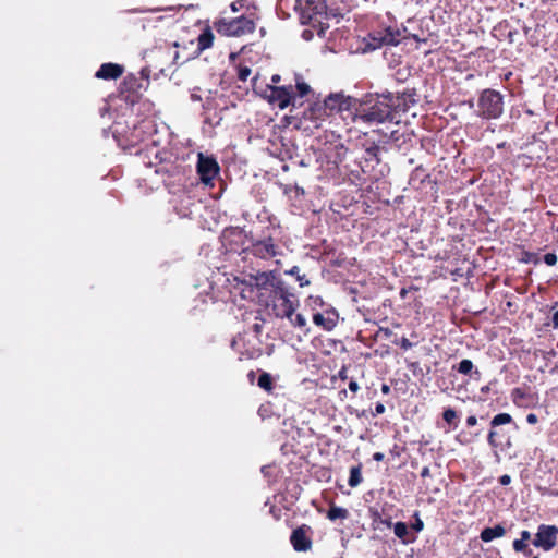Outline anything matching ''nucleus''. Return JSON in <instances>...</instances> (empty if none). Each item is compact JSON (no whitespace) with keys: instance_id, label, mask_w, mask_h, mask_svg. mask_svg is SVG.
Returning <instances> with one entry per match:
<instances>
[{"instance_id":"obj_24","label":"nucleus","mask_w":558,"mask_h":558,"mask_svg":"<svg viewBox=\"0 0 558 558\" xmlns=\"http://www.w3.org/2000/svg\"><path fill=\"white\" fill-rule=\"evenodd\" d=\"M348 517L349 511L345 508L336 506L335 504H332L327 511V518L330 521H336L338 519L344 520Z\"/></svg>"},{"instance_id":"obj_47","label":"nucleus","mask_w":558,"mask_h":558,"mask_svg":"<svg viewBox=\"0 0 558 558\" xmlns=\"http://www.w3.org/2000/svg\"><path fill=\"white\" fill-rule=\"evenodd\" d=\"M386 408L383 403L378 402L375 407V413L374 415H379V414H383L385 412Z\"/></svg>"},{"instance_id":"obj_31","label":"nucleus","mask_w":558,"mask_h":558,"mask_svg":"<svg viewBox=\"0 0 558 558\" xmlns=\"http://www.w3.org/2000/svg\"><path fill=\"white\" fill-rule=\"evenodd\" d=\"M251 74L252 70L250 66L242 63L236 65V78L240 82H246Z\"/></svg>"},{"instance_id":"obj_29","label":"nucleus","mask_w":558,"mask_h":558,"mask_svg":"<svg viewBox=\"0 0 558 558\" xmlns=\"http://www.w3.org/2000/svg\"><path fill=\"white\" fill-rule=\"evenodd\" d=\"M379 146L376 144H372L369 147L365 149V160L375 161L376 163H379Z\"/></svg>"},{"instance_id":"obj_37","label":"nucleus","mask_w":558,"mask_h":558,"mask_svg":"<svg viewBox=\"0 0 558 558\" xmlns=\"http://www.w3.org/2000/svg\"><path fill=\"white\" fill-rule=\"evenodd\" d=\"M527 543L523 542V539H514L512 543L513 550L517 553H521L526 549Z\"/></svg>"},{"instance_id":"obj_52","label":"nucleus","mask_w":558,"mask_h":558,"mask_svg":"<svg viewBox=\"0 0 558 558\" xmlns=\"http://www.w3.org/2000/svg\"><path fill=\"white\" fill-rule=\"evenodd\" d=\"M384 458H385V454H384L383 452H375V453L373 454V459H374L375 461H377V462L383 461V460H384Z\"/></svg>"},{"instance_id":"obj_50","label":"nucleus","mask_w":558,"mask_h":558,"mask_svg":"<svg viewBox=\"0 0 558 558\" xmlns=\"http://www.w3.org/2000/svg\"><path fill=\"white\" fill-rule=\"evenodd\" d=\"M457 440L460 442V444H469L471 441V439H466L464 438V434L463 433H460L458 436H457Z\"/></svg>"},{"instance_id":"obj_2","label":"nucleus","mask_w":558,"mask_h":558,"mask_svg":"<svg viewBox=\"0 0 558 558\" xmlns=\"http://www.w3.org/2000/svg\"><path fill=\"white\" fill-rule=\"evenodd\" d=\"M274 228L267 227L259 238L251 239L250 245L243 248V253L265 262L276 259L278 264L277 258L283 255V251L281 241L274 236Z\"/></svg>"},{"instance_id":"obj_27","label":"nucleus","mask_w":558,"mask_h":558,"mask_svg":"<svg viewBox=\"0 0 558 558\" xmlns=\"http://www.w3.org/2000/svg\"><path fill=\"white\" fill-rule=\"evenodd\" d=\"M257 385L265 391L270 392L274 389V381L271 375L269 373L263 372L258 377Z\"/></svg>"},{"instance_id":"obj_28","label":"nucleus","mask_w":558,"mask_h":558,"mask_svg":"<svg viewBox=\"0 0 558 558\" xmlns=\"http://www.w3.org/2000/svg\"><path fill=\"white\" fill-rule=\"evenodd\" d=\"M442 420L450 426L456 428L458 426V413L452 408H447L442 412Z\"/></svg>"},{"instance_id":"obj_14","label":"nucleus","mask_w":558,"mask_h":558,"mask_svg":"<svg viewBox=\"0 0 558 558\" xmlns=\"http://www.w3.org/2000/svg\"><path fill=\"white\" fill-rule=\"evenodd\" d=\"M512 421H513V418L509 413H499L492 418V421H490L492 429L489 430V433L487 435V442L493 449H497L500 446V444L497 439L498 432L495 428L500 425L510 424V423H512Z\"/></svg>"},{"instance_id":"obj_9","label":"nucleus","mask_w":558,"mask_h":558,"mask_svg":"<svg viewBox=\"0 0 558 558\" xmlns=\"http://www.w3.org/2000/svg\"><path fill=\"white\" fill-rule=\"evenodd\" d=\"M196 171L199 180L205 184H213L214 179L219 174L220 167L214 157L199 153L197 156Z\"/></svg>"},{"instance_id":"obj_26","label":"nucleus","mask_w":558,"mask_h":558,"mask_svg":"<svg viewBox=\"0 0 558 558\" xmlns=\"http://www.w3.org/2000/svg\"><path fill=\"white\" fill-rule=\"evenodd\" d=\"M342 100L344 102L341 104V110H338V112L343 113L347 111L349 113V116H351V118L353 119L355 108L359 106L357 100L350 96H344L343 94H342Z\"/></svg>"},{"instance_id":"obj_55","label":"nucleus","mask_w":558,"mask_h":558,"mask_svg":"<svg viewBox=\"0 0 558 558\" xmlns=\"http://www.w3.org/2000/svg\"><path fill=\"white\" fill-rule=\"evenodd\" d=\"M525 557H530L532 555V549L529 547V545L526 546V549L521 551Z\"/></svg>"},{"instance_id":"obj_11","label":"nucleus","mask_w":558,"mask_h":558,"mask_svg":"<svg viewBox=\"0 0 558 558\" xmlns=\"http://www.w3.org/2000/svg\"><path fill=\"white\" fill-rule=\"evenodd\" d=\"M558 527L556 525L541 524L532 544L545 551L551 550L557 543Z\"/></svg>"},{"instance_id":"obj_16","label":"nucleus","mask_w":558,"mask_h":558,"mask_svg":"<svg viewBox=\"0 0 558 558\" xmlns=\"http://www.w3.org/2000/svg\"><path fill=\"white\" fill-rule=\"evenodd\" d=\"M236 283L233 286V289L239 291V294L243 300L254 301L255 299L259 300V294L257 293L254 284L251 279L247 280H239L234 279Z\"/></svg>"},{"instance_id":"obj_22","label":"nucleus","mask_w":558,"mask_h":558,"mask_svg":"<svg viewBox=\"0 0 558 558\" xmlns=\"http://www.w3.org/2000/svg\"><path fill=\"white\" fill-rule=\"evenodd\" d=\"M393 532L395 535L402 541L403 544H409L411 542L415 541V537L409 538V529L407 523L404 522H397L393 524Z\"/></svg>"},{"instance_id":"obj_18","label":"nucleus","mask_w":558,"mask_h":558,"mask_svg":"<svg viewBox=\"0 0 558 558\" xmlns=\"http://www.w3.org/2000/svg\"><path fill=\"white\" fill-rule=\"evenodd\" d=\"M429 178H430V174L428 173L427 169L423 165H420L412 171V173L410 175V184H412L413 186L420 187Z\"/></svg>"},{"instance_id":"obj_5","label":"nucleus","mask_w":558,"mask_h":558,"mask_svg":"<svg viewBox=\"0 0 558 558\" xmlns=\"http://www.w3.org/2000/svg\"><path fill=\"white\" fill-rule=\"evenodd\" d=\"M214 27L222 36L243 37L253 34L256 21L252 15H240L233 19L220 17L214 22Z\"/></svg>"},{"instance_id":"obj_58","label":"nucleus","mask_w":558,"mask_h":558,"mask_svg":"<svg viewBox=\"0 0 558 558\" xmlns=\"http://www.w3.org/2000/svg\"><path fill=\"white\" fill-rule=\"evenodd\" d=\"M247 376H248V378H250L251 383H253V381H254V378H255V373H254V371H251V372L248 373V375H247Z\"/></svg>"},{"instance_id":"obj_21","label":"nucleus","mask_w":558,"mask_h":558,"mask_svg":"<svg viewBox=\"0 0 558 558\" xmlns=\"http://www.w3.org/2000/svg\"><path fill=\"white\" fill-rule=\"evenodd\" d=\"M344 101L342 100V94H331L324 100V104L327 108L329 116L332 114L333 112H338V110H341V104Z\"/></svg>"},{"instance_id":"obj_19","label":"nucleus","mask_w":558,"mask_h":558,"mask_svg":"<svg viewBox=\"0 0 558 558\" xmlns=\"http://www.w3.org/2000/svg\"><path fill=\"white\" fill-rule=\"evenodd\" d=\"M506 534V529L501 524H497L494 527H485L482 530L480 537L483 542L488 543L494 538L502 537Z\"/></svg>"},{"instance_id":"obj_59","label":"nucleus","mask_w":558,"mask_h":558,"mask_svg":"<svg viewBox=\"0 0 558 558\" xmlns=\"http://www.w3.org/2000/svg\"><path fill=\"white\" fill-rule=\"evenodd\" d=\"M513 37H514V34L512 32H509L508 38H509L510 43H513Z\"/></svg>"},{"instance_id":"obj_56","label":"nucleus","mask_w":558,"mask_h":558,"mask_svg":"<svg viewBox=\"0 0 558 558\" xmlns=\"http://www.w3.org/2000/svg\"><path fill=\"white\" fill-rule=\"evenodd\" d=\"M381 391H383V393H388L390 391V387L388 385L384 384L381 386Z\"/></svg>"},{"instance_id":"obj_35","label":"nucleus","mask_w":558,"mask_h":558,"mask_svg":"<svg viewBox=\"0 0 558 558\" xmlns=\"http://www.w3.org/2000/svg\"><path fill=\"white\" fill-rule=\"evenodd\" d=\"M294 92H295L296 96L302 98V97H304V96L310 94L311 87L305 82H299L298 81L296 84H295V87H294Z\"/></svg>"},{"instance_id":"obj_45","label":"nucleus","mask_w":558,"mask_h":558,"mask_svg":"<svg viewBox=\"0 0 558 558\" xmlns=\"http://www.w3.org/2000/svg\"><path fill=\"white\" fill-rule=\"evenodd\" d=\"M349 389H350L353 393H356V392L359 391V389H360V386H359L357 381H356V380H353V379H352V380H350V383H349Z\"/></svg>"},{"instance_id":"obj_60","label":"nucleus","mask_w":558,"mask_h":558,"mask_svg":"<svg viewBox=\"0 0 558 558\" xmlns=\"http://www.w3.org/2000/svg\"><path fill=\"white\" fill-rule=\"evenodd\" d=\"M254 329H255V331H256V332H259V330H260V326H259L258 324H255V325H254Z\"/></svg>"},{"instance_id":"obj_49","label":"nucleus","mask_w":558,"mask_h":558,"mask_svg":"<svg viewBox=\"0 0 558 558\" xmlns=\"http://www.w3.org/2000/svg\"><path fill=\"white\" fill-rule=\"evenodd\" d=\"M551 324L554 329H558V310L553 314Z\"/></svg>"},{"instance_id":"obj_63","label":"nucleus","mask_w":558,"mask_h":558,"mask_svg":"<svg viewBox=\"0 0 558 558\" xmlns=\"http://www.w3.org/2000/svg\"><path fill=\"white\" fill-rule=\"evenodd\" d=\"M384 332H385V335H387V336L391 333L389 329H385V330H384Z\"/></svg>"},{"instance_id":"obj_54","label":"nucleus","mask_w":558,"mask_h":558,"mask_svg":"<svg viewBox=\"0 0 558 558\" xmlns=\"http://www.w3.org/2000/svg\"><path fill=\"white\" fill-rule=\"evenodd\" d=\"M280 80H281V77H280L279 74H275V75L271 76V82L274 84H278L280 82Z\"/></svg>"},{"instance_id":"obj_48","label":"nucleus","mask_w":558,"mask_h":558,"mask_svg":"<svg viewBox=\"0 0 558 558\" xmlns=\"http://www.w3.org/2000/svg\"><path fill=\"white\" fill-rule=\"evenodd\" d=\"M520 538L519 539H523V542H527L531 539V533L526 530H523L521 533H520Z\"/></svg>"},{"instance_id":"obj_4","label":"nucleus","mask_w":558,"mask_h":558,"mask_svg":"<svg viewBox=\"0 0 558 558\" xmlns=\"http://www.w3.org/2000/svg\"><path fill=\"white\" fill-rule=\"evenodd\" d=\"M306 305L311 310L312 320L322 330L331 331L339 322V313L320 296H310Z\"/></svg>"},{"instance_id":"obj_42","label":"nucleus","mask_w":558,"mask_h":558,"mask_svg":"<svg viewBox=\"0 0 558 558\" xmlns=\"http://www.w3.org/2000/svg\"><path fill=\"white\" fill-rule=\"evenodd\" d=\"M499 483L502 485V486H507L511 483V476L508 475V474H504L499 477Z\"/></svg>"},{"instance_id":"obj_40","label":"nucleus","mask_w":558,"mask_h":558,"mask_svg":"<svg viewBox=\"0 0 558 558\" xmlns=\"http://www.w3.org/2000/svg\"><path fill=\"white\" fill-rule=\"evenodd\" d=\"M423 527H424L423 521L418 517H416L415 522L412 524V529L416 532H420L423 530Z\"/></svg>"},{"instance_id":"obj_44","label":"nucleus","mask_w":558,"mask_h":558,"mask_svg":"<svg viewBox=\"0 0 558 558\" xmlns=\"http://www.w3.org/2000/svg\"><path fill=\"white\" fill-rule=\"evenodd\" d=\"M526 422L529 424H536L538 422V417H537V415L535 413H529L526 415Z\"/></svg>"},{"instance_id":"obj_43","label":"nucleus","mask_w":558,"mask_h":558,"mask_svg":"<svg viewBox=\"0 0 558 558\" xmlns=\"http://www.w3.org/2000/svg\"><path fill=\"white\" fill-rule=\"evenodd\" d=\"M465 423L468 427H473L477 424V418L475 415H469Z\"/></svg>"},{"instance_id":"obj_12","label":"nucleus","mask_w":558,"mask_h":558,"mask_svg":"<svg viewBox=\"0 0 558 558\" xmlns=\"http://www.w3.org/2000/svg\"><path fill=\"white\" fill-rule=\"evenodd\" d=\"M312 527L302 524L294 529L290 536V543L295 551H308L312 549L313 541L311 538Z\"/></svg>"},{"instance_id":"obj_36","label":"nucleus","mask_w":558,"mask_h":558,"mask_svg":"<svg viewBox=\"0 0 558 558\" xmlns=\"http://www.w3.org/2000/svg\"><path fill=\"white\" fill-rule=\"evenodd\" d=\"M393 343H395V344H397V345H400V347H401V349H403V350H409V349H411V348L415 344V343L411 342V341H410L408 338H405V337H402V338H401V339H399V340H397V339H396V340L393 341Z\"/></svg>"},{"instance_id":"obj_46","label":"nucleus","mask_w":558,"mask_h":558,"mask_svg":"<svg viewBox=\"0 0 558 558\" xmlns=\"http://www.w3.org/2000/svg\"><path fill=\"white\" fill-rule=\"evenodd\" d=\"M338 377L341 380H347L348 379V372H347V367L345 366H342L341 369L338 372Z\"/></svg>"},{"instance_id":"obj_51","label":"nucleus","mask_w":558,"mask_h":558,"mask_svg":"<svg viewBox=\"0 0 558 558\" xmlns=\"http://www.w3.org/2000/svg\"><path fill=\"white\" fill-rule=\"evenodd\" d=\"M421 477H428L430 476V470L428 466H424L422 470H421Z\"/></svg>"},{"instance_id":"obj_53","label":"nucleus","mask_w":558,"mask_h":558,"mask_svg":"<svg viewBox=\"0 0 558 558\" xmlns=\"http://www.w3.org/2000/svg\"><path fill=\"white\" fill-rule=\"evenodd\" d=\"M381 523L388 527H391L393 525L390 518L381 520Z\"/></svg>"},{"instance_id":"obj_41","label":"nucleus","mask_w":558,"mask_h":558,"mask_svg":"<svg viewBox=\"0 0 558 558\" xmlns=\"http://www.w3.org/2000/svg\"><path fill=\"white\" fill-rule=\"evenodd\" d=\"M511 395L514 401L517 400V398H523L525 396L524 391L521 388H514Z\"/></svg>"},{"instance_id":"obj_30","label":"nucleus","mask_w":558,"mask_h":558,"mask_svg":"<svg viewBox=\"0 0 558 558\" xmlns=\"http://www.w3.org/2000/svg\"><path fill=\"white\" fill-rule=\"evenodd\" d=\"M287 274L295 276L300 287H305L310 284V280L306 278L305 274H301V269L299 266H293Z\"/></svg>"},{"instance_id":"obj_7","label":"nucleus","mask_w":558,"mask_h":558,"mask_svg":"<svg viewBox=\"0 0 558 558\" xmlns=\"http://www.w3.org/2000/svg\"><path fill=\"white\" fill-rule=\"evenodd\" d=\"M265 93V98L268 100V102L274 106H277L280 109H286L290 105H294V101L296 99L294 86L292 85H267Z\"/></svg>"},{"instance_id":"obj_25","label":"nucleus","mask_w":558,"mask_h":558,"mask_svg":"<svg viewBox=\"0 0 558 558\" xmlns=\"http://www.w3.org/2000/svg\"><path fill=\"white\" fill-rule=\"evenodd\" d=\"M362 481H363L362 463L351 466L350 476H349V481H348L350 487L354 488V487L359 486L362 483Z\"/></svg>"},{"instance_id":"obj_17","label":"nucleus","mask_w":558,"mask_h":558,"mask_svg":"<svg viewBox=\"0 0 558 558\" xmlns=\"http://www.w3.org/2000/svg\"><path fill=\"white\" fill-rule=\"evenodd\" d=\"M328 116L329 113L324 102H315L304 112V118L313 121L316 128L319 126L318 121L324 120Z\"/></svg>"},{"instance_id":"obj_6","label":"nucleus","mask_w":558,"mask_h":558,"mask_svg":"<svg viewBox=\"0 0 558 558\" xmlns=\"http://www.w3.org/2000/svg\"><path fill=\"white\" fill-rule=\"evenodd\" d=\"M502 112L504 96L501 93L492 88L482 90L477 100V116L485 120H494L500 118Z\"/></svg>"},{"instance_id":"obj_13","label":"nucleus","mask_w":558,"mask_h":558,"mask_svg":"<svg viewBox=\"0 0 558 558\" xmlns=\"http://www.w3.org/2000/svg\"><path fill=\"white\" fill-rule=\"evenodd\" d=\"M399 33L392 32L391 28H386L384 32H376L369 34L371 41L367 44L372 49H377L384 45L396 46L399 44Z\"/></svg>"},{"instance_id":"obj_8","label":"nucleus","mask_w":558,"mask_h":558,"mask_svg":"<svg viewBox=\"0 0 558 558\" xmlns=\"http://www.w3.org/2000/svg\"><path fill=\"white\" fill-rule=\"evenodd\" d=\"M250 278L259 294V303L274 292L277 286L283 282L275 276L274 271L258 272L256 275H251Z\"/></svg>"},{"instance_id":"obj_1","label":"nucleus","mask_w":558,"mask_h":558,"mask_svg":"<svg viewBox=\"0 0 558 558\" xmlns=\"http://www.w3.org/2000/svg\"><path fill=\"white\" fill-rule=\"evenodd\" d=\"M405 93L395 96L392 93L369 96L359 102L355 108L353 121L366 124H380L391 122L401 100L405 101Z\"/></svg>"},{"instance_id":"obj_3","label":"nucleus","mask_w":558,"mask_h":558,"mask_svg":"<svg viewBox=\"0 0 558 558\" xmlns=\"http://www.w3.org/2000/svg\"><path fill=\"white\" fill-rule=\"evenodd\" d=\"M298 302L296 296L289 291L284 282H281L260 304L271 307L277 317L291 318Z\"/></svg>"},{"instance_id":"obj_23","label":"nucleus","mask_w":558,"mask_h":558,"mask_svg":"<svg viewBox=\"0 0 558 558\" xmlns=\"http://www.w3.org/2000/svg\"><path fill=\"white\" fill-rule=\"evenodd\" d=\"M214 34L210 31V28H206L202 32V34L198 36V49L201 51L208 49L214 44Z\"/></svg>"},{"instance_id":"obj_57","label":"nucleus","mask_w":558,"mask_h":558,"mask_svg":"<svg viewBox=\"0 0 558 558\" xmlns=\"http://www.w3.org/2000/svg\"><path fill=\"white\" fill-rule=\"evenodd\" d=\"M407 293H408V290H407V289H404V288H402V289H401V291H400V296H401L402 299H404V298L407 296Z\"/></svg>"},{"instance_id":"obj_10","label":"nucleus","mask_w":558,"mask_h":558,"mask_svg":"<svg viewBox=\"0 0 558 558\" xmlns=\"http://www.w3.org/2000/svg\"><path fill=\"white\" fill-rule=\"evenodd\" d=\"M150 128V122L147 121L135 124L130 132L120 140V145L123 149L136 147L147 138Z\"/></svg>"},{"instance_id":"obj_33","label":"nucleus","mask_w":558,"mask_h":558,"mask_svg":"<svg viewBox=\"0 0 558 558\" xmlns=\"http://www.w3.org/2000/svg\"><path fill=\"white\" fill-rule=\"evenodd\" d=\"M520 260L525 264L532 263L537 265L539 264L541 258L537 253L523 251Z\"/></svg>"},{"instance_id":"obj_34","label":"nucleus","mask_w":558,"mask_h":558,"mask_svg":"<svg viewBox=\"0 0 558 558\" xmlns=\"http://www.w3.org/2000/svg\"><path fill=\"white\" fill-rule=\"evenodd\" d=\"M460 374L469 375L474 368V364L471 360H462L457 367H454Z\"/></svg>"},{"instance_id":"obj_61","label":"nucleus","mask_w":558,"mask_h":558,"mask_svg":"<svg viewBox=\"0 0 558 558\" xmlns=\"http://www.w3.org/2000/svg\"><path fill=\"white\" fill-rule=\"evenodd\" d=\"M256 81H257V76H254V77L252 78L253 86H255Z\"/></svg>"},{"instance_id":"obj_20","label":"nucleus","mask_w":558,"mask_h":558,"mask_svg":"<svg viewBox=\"0 0 558 558\" xmlns=\"http://www.w3.org/2000/svg\"><path fill=\"white\" fill-rule=\"evenodd\" d=\"M327 5L325 2H310L307 5L308 19L311 21L320 22L319 17L326 15Z\"/></svg>"},{"instance_id":"obj_15","label":"nucleus","mask_w":558,"mask_h":558,"mask_svg":"<svg viewBox=\"0 0 558 558\" xmlns=\"http://www.w3.org/2000/svg\"><path fill=\"white\" fill-rule=\"evenodd\" d=\"M124 72V68L118 63H102L95 76L100 80H117Z\"/></svg>"},{"instance_id":"obj_62","label":"nucleus","mask_w":558,"mask_h":558,"mask_svg":"<svg viewBox=\"0 0 558 558\" xmlns=\"http://www.w3.org/2000/svg\"><path fill=\"white\" fill-rule=\"evenodd\" d=\"M290 191H291V186H287V187L284 189V193H289Z\"/></svg>"},{"instance_id":"obj_39","label":"nucleus","mask_w":558,"mask_h":558,"mask_svg":"<svg viewBox=\"0 0 558 558\" xmlns=\"http://www.w3.org/2000/svg\"><path fill=\"white\" fill-rule=\"evenodd\" d=\"M246 0H235L230 4V9L233 13L239 12L242 8L245 7Z\"/></svg>"},{"instance_id":"obj_32","label":"nucleus","mask_w":558,"mask_h":558,"mask_svg":"<svg viewBox=\"0 0 558 558\" xmlns=\"http://www.w3.org/2000/svg\"><path fill=\"white\" fill-rule=\"evenodd\" d=\"M288 319L290 320V323H291L294 327H298V328H300V329H306V330H308V328H307V322H306L305 317H304L302 314H300V313L295 314V313L293 312V316H291V318H288Z\"/></svg>"},{"instance_id":"obj_38","label":"nucleus","mask_w":558,"mask_h":558,"mask_svg":"<svg viewBox=\"0 0 558 558\" xmlns=\"http://www.w3.org/2000/svg\"><path fill=\"white\" fill-rule=\"evenodd\" d=\"M544 263L548 266H555L557 264V255L555 253L545 254Z\"/></svg>"},{"instance_id":"obj_64","label":"nucleus","mask_w":558,"mask_h":558,"mask_svg":"<svg viewBox=\"0 0 558 558\" xmlns=\"http://www.w3.org/2000/svg\"><path fill=\"white\" fill-rule=\"evenodd\" d=\"M294 189H295L296 191H301L302 193H304L303 189H301V187H299V186H294Z\"/></svg>"}]
</instances>
